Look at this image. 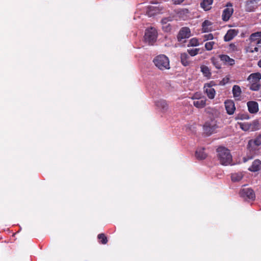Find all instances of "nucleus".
Returning <instances> with one entry per match:
<instances>
[{"instance_id":"24","label":"nucleus","mask_w":261,"mask_h":261,"mask_svg":"<svg viewBox=\"0 0 261 261\" xmlns=\"http://www.w3.org/2000/svg\"><path fill=\"white\" fill-rule=\"evenodd\" d=\"M250 124L251 132L259 130L260 128V124L258 120H254Z\"/></svg>"},{"instance_id":"41","label":"nucleus","mask_w":261,"mask_h":261,"mask_svg":"<svg viewBox=\"0 0 261 261\" xmlns=\"http://www.w3.org/2000/svg\"><path fill=\"white\" fill-rule=\"evenodd\" d=\"M249 39L251 41H255L256 40H258L259 39V38L258 37H254L253 38H251V35L250 36Z\"/></svg>"},{"instance_id":"7","label":"nucleus","mask_w":261,"mask_h":261,"mask_svg":"<svg viewBox=\"0 0 261 261\" xmlns=\"http://www.w3.org/2000/svg\"><path fill=\"white\" fill-rule=\"evenodd\" d=\"M191 36L190 29L188 27H182L179 30L177 39L178 41H182L183 39L189 38Z\"/></svg>"},{"instance_id":"34","label":"nucleus","mask_w":261,"mask_h":261,"mask_svg":"<svg viewBox=\"0 0 261 261\" xmlns=\"http://www.w3.org/2000/svg\"><path fill=\"white\" fill-rule=\"evenodd\" d=\"M216 44V42L214 41H209L205 44V48L206 50L210 51L213 48L214 45Z\"/></svg>"},{"instance_id":"30","label":"nucleus","mask_w":261,"mask_h":261,"mask_svg":"<svg viewBox=\"0 0 261 261\" xmlns=\"http://www.w3.org/2000/svg\"><path fill=\"white\" fill-rule=\"evenodd\" d=\"M211 62L214 66L217 69L221 68V64L220 63L219 61L216 57H212L211 59Z\"/></svg>"},{"instance_id":"5","label":"nucleus","mask_w":261,"mask_h":261,"mask_svg":"<svg viewBox=\"0 0 261 261\" xmlns=\"http://www.w3.org/2000/svg\"><path fill=\"white\" fill-rule=\"evenodd\" d=\"M217 128L216 122L214 120L206 121L203 125L204 132L208 136L212 134Z\"/></svg>"},{"instance_id":"3","label":"nucleus","mask_w":261,"mask_h":261,"mask_svg":"<svg viewBox=\"0 0 261 261\" xmlns=\"http://www.w3.org/2000/svg\"><path fill=\"white\" fill-rule=\"evenodd\" d=\"M261 80V73L256 72L251 73L247 78V81L250 83L249 89L252 91H258L260 88L259 84Z\"/></svg>"},{"instance_id":"21","label":"nucleus","mask_w":261,"mask_h":261,"mask_svg":"<svg viewBox=\"0 0 261 261\" xmlns=\"http://www.w3.org/2000/svg\"><path fill=\"white\" fill-rule=\"evenodd\" d=\"M232 92L233 97L237 99H239L242 93L240 87L238 85H234L232 87Z\"/></svg>"},{"instance_id":"23","label":"nucleus","mask_w":261,"mask_h":261,"mask_svg":"<svg viewBox=\"0 0 261 261\" xmlns=\"http://www.w3.org/2000/svg\"><path fill=\"white\" fill-rule=\"evenodd\" d=\"M160 11L161 10L158 7L150 6L148 7L147 13L148 15L151 16L154 14L159 13Z\"/></svg>"},{"instance_id":"43","label":"nucleus","mask_w":261,"mask_h":261,"mask_svg":"<svg viewBox=\"0 0 261 261\" xmlns=\"http://www.w3.org/2000/svg\"><path fill=\"white\" fill-rule=\"evenodd\" d=\"M192 98L194 100H195L196 99H197V98H200V97H199L198 96V94L196 93V94H195L193 96V97H192Z\"/></svg>"},{"instance_id":"8","label":"nucleus","mask_w":261,"mask_h":261,"mask_svg":"<svg viewBox=\"0 0 261 261\" xmlns=\"http://www.w3.org/2000/svg\"><path fill=\"white\" fill-rule=\"evenodd\" d=\"M226 7L227 8L224 9L223 11L222 15V20L224 21H227L233 12V9L232 8V5L231 3H227Z\"/></svg>"},{"instance_id":"16","label":"nucleus","mask_w":261,"mask_h":261,"mask_svg":"<svg viewBox=\"0 0 261 261\" xmlns=\"http://www.w3.org/2000/svg\"><path fill=\"white\" fill-rule=\"evenodd\" d=\"M206 99L205 97H200V98H197L194 100L193 105L198 109H201L206 106Z\"/></svg>"},{"instance_id":"33","label":"nucleus","mask_w":261,"mask_h":261,"mask_svg":"<svg viewBox=\"0 0 261 261\" xmlns=\"http://www.w3.org/2000/svg\"><path fill=\"white\" fill-rule=\"evenodd\" d=\"M250 118L249 116L247 113H240L236 117V120H244V119H249Z\"/></svg>"},{"instance_id":"9","label":"nucleus","mask_w":261,"mask_h":261,"mask_svg":"<svg viewBox=\"0 0 261 261\" xmlns=\"http://www.w3.org/2000/svg\"><path fill=\"white\" fill-rule=\"evenodd\" d=\"M241 197L247 198L249 199H254L255 196L253 190L250 188H243L240 192Z\"/></svg>"},{"instance_id":"18","label":"nucleus","mask_w":261,"mask_h":261,"mask_svg":"<svg viewBox=\"0 0 261 261\" xmlns=\"http://www.w3.org/2000/svg\"><path fill=\"white\" fill-rule=\"evenodd\" d=\"M180 61L182 65L184 66H187L190 65L191 61L190 57L186 53H181L180 55Z\"/></svg>"},{"instance_id":"20","label":"nucleus","mask_w":261,"mask_h":261,"mask_svg":"<svg viewBox=\"0 0 261 261\" xmlns=\"http://www.w3.org/2000/svg\"><path fill=\"white\" fill-rule=\"evenodd\" d=\"M195 156L199 160L205 159L206 157V154L204 152V148H198L196 151Z\"/></svg>"},{"instance_id":"35","label":"nucleus","mask_w":261,"mask_h":261,"mask_svg":"<svg viewBox=\"0 0 261 261\" xmlns=\"http://www.w3.org/2000/svg\"><path fill=\"white\" fill-rule=\"evenodd\" d=\"M162 29L165 32H169L172 29V27L170 23H166L162 25Z\"/></svg>"},{"instance_id":"4","label":"nucleus","mask_w":261,"mask_h":261,"mask_svg":"<svg viewBox=\"0 0 261 261\" xmlns=\"http://www.w3.org/2000/svg\"><path fill=\"white\" fill-rule=\"evenodd\" d=\"M158 32L153 28L146 30L144 35V41L149 45H153L156 41Z\"/></svg>"},{"instance_id":"27","label":"nucleus","mask_w":261,"mask_h":261,"mask_svg":"<svg viewBox=\"0 0 261 261\" xmlns=\"http://www.w3.org/2000/svg\"><path fill=\"white\" fill-rule=\"evenodd\" d=\"M240 128L244 131H251L250 124L249 122L239 123Z\"/></svg>"},{"instance_id":"45","label":"nucleus","mask_w":261,"mask_h":261,"mask_svg":"<svg viewBox=\"0 0 261 261\" xmlns=\"http://www.w3.org/2000/svg\"><path fill=\"white\" fill-rule=\"evenodd\" d=\"M257 45L258 47H261V38L260 39H259L258 40H257Z\"/></svg>"},{"instance_id":"38","label":"nucleus","mask_w":261,"mask_h":261,"mask_svg":"<svg viewBox=\"0 0 261 261\" xmlns=\"http://www.w3.org/2000/svg\"><path fill=\"white\" fill-rule=\"evenodd\" d=\"M171 21L169 18H164L162 19L161 22L162 25L168 23L169 21Z\"/></svg>"},{"instance_id":"1","label":"nucleus","mask_w":261,"mask_h":261,"mask_svg":"<svg viewBox=\"0 0 261 261\" xmlns=\"http://www.w3.org/2000/svg\"><path fill=\"white\" fill-rule=\"evenodd\" d=\"M217 157L220 163L222 165H231L232 156L229 149L224 147H219L217 149Z\"/></svg>"},{"instance_id":"39","label":"nucleus","mask_w":261,"mask_h":261,"mask_svg":"<svg viewBox=\"0 0 261 261\" xmlns=\"http://www.w3.org/2000/svg\"><path fill=\"white\" fill-rule=\"evenodd\" d=\"M174 4L178 5L182 3L185 0H172Z\"/></svg>"},{"instance_id":"13","label":"nucleus","mask_w":261,"mask_h":261,"mask_svg":"<svg viewBox=\"0 0 261 261\" xmlns=\"http://www.w3.org/2000/svg\"><path fill=\"white\" fill-rule=\"evenodd\" d=\"M204 89L207 97L210 99H212L214 98L216 94V91L214 88H212V86L210 84H205L204 86Z\"/></svg>"},{"instance_id":"37","label":"nucleus","mask_w":261,"mask_h":261,"mask_svg":"<svg viewBox=\"0 0 261 261\" xmlns=\"http://www.w3.org/2000/svg\"><path fill=\"white\" fill-rule=\"evenodd\" d=\"M254 37H258L259 38V39H261V31L252 33L251 34V38H253Z\"/></svg>"},{"instance_id":"15","label":"nucleus","mask_w":261,"mask_h":261,"mask_svg":"<svg viewBox=\"0 0 261 261\" xmlns=\"http://www.w3.org/2000/svg\"><path fill=\"white\" fill-rule=\"evenodd\" d=\"M155 105L162 112H166L168 109V104L164 99H160L156 101Z\"/></svg>"},{"instance_id":"46","label":"nucleus","mask_w":261,"mask_h":261,"mask_svg":"<svg viewBox=\"0 0 261 261\" xmlns=\"http://www.w3.org/2000/svg\"><path fill=\"white\" fill-rule=\"evenodd\" d=\"M257 65L261 68V59L258 62Z\"/></svg>"},{"instance_id":"29","label":"nucleus","mask_w":261,"mask_h":261,"mask_svg":"<svg viewBox=\"0 0 261 261\" xmlns=\"http://www.w3.org/2000/svg\"><path fill=\"white\" fill-rule=\"evenodd\" d=\"M212 22L209 20H205L202 23V31L203 32H207L208 31V27L212 25Z\"/></svg>"},{"instance_id":"36","label":"nucleus","mask_w":261,"mask_h":261,"mask_svg":"<svg viewBox=\"0 0 261 261\" xmlns=\"http://www.w3.org/2000/svg\"><path fill=\"white\" fill-rule=\"evenodd\" d=\"M203 39L204 41L212 40L214 39V36L212 34L210 33L208 34H205L203 36Z\"/></svg>"},{"instance_id":"32","label":"nucleus","mask_w":261,"mask_h":261,"mask_svg":"<svg viewBox=\"0 0 261 261\" xmlns=\"http://www.w3.org/2000/svg\"><path fill=\"white\" fill-rule=\"evenodd\" d=\"M200 48H192V49H188L187 50V51L188 53V54L191 56H195L196 55H197L198 53H199V51H200Z\"/></svg>"},{"instance_id":"11","label":"nucleus","mask_w":261,"mask_h":261,"mask_svg":"<svg viewBox=\"0 0 261 261\" xmlns=\"http://www.w3.org/2000/svg\"><path fill=\"white\" fill-rule=\"evenodd\" d=\"M224 104L227 113L229 115H232L236 110L233 101L230 99H227L225 101Z\"/></svg>"},{"instance_id":"2","label":"nucleus","mask_w":261,"mask_h":261,"mask_svg":"<svg viewBox=\"0 0 261 261\" xmlns=\"http://www.w3.org/2000/svg\"><path fill=\"white\" fill-rule=\"evenodd\" d=\"M153 62L159 69L164 70L170 68L169 60L165 55H160L156 56Z\"/></svg>"},{"instance_id":"25","label":"nucleus","mask_w":261,"mask_h":261,"mask_svg":"<svg viewBox=\"0 0 261 261\" xmlns=\"http://www.w3.org/2000/svg\"><path fill=\"white\" fill-rule=\"evenodd\" d=\"M200 68H201V71L202 72V73L204 76H205L208 79L211 77V72L210 71L209 68L207 66L202 65L201 66Z\"/></svg>"},{"instance_id":"26","label":"nucleus","mask_w":261,"mask_h":261,"mask_svg":"<svg viewBox=\"0 0 261 261\" xmlns=\"http://www.w3.org/2000/svg\"><path fill=\"white\" fill-rule=\"evenodd\" d=\"M243 177L241 172L232 173L231 176V180L234 182L240 181Z\"/></svg>"},{"instance_id":"14","label":"nucleus","mask_w":261,"mask_h":261,"mask_svg":"<svg viewBox=\"0 0 261 261\" xmlns=\"http://www.w3.org/2000/svg\"><path fill=\"white\" fill-rule=\"evenodd\" d=\"M219 58L224 63V65L232 66L235 63L234 59L230 58L228 55H220L219 56Z\"/></svg>"},{"instance_id":"44","label":"nucleus","mask_w":261,"mask_h":261,"mask_svg":"<svg viewBox=\"0 0 261 261\" xmlns=\"http://www.w3.org/2000/svg\"><path fill=\"white\" fill-rule=\"evenodd\" d=\"M181 12H182L184 14H187L189 13V11L187 9H184L181 11Z\"/></svg>"},{"instance_id":"31","label":"nucleus","mask_w":261,"mask_h":261,"mask_svg":"<svg viewBox=\"0 0 261 261\" xmlns=\"http://www.w3.org/2000/svg\"><path fill=\"white\" fill-rule=\"evenodd\" d=\"M199 44L198 40L196 38L190 40L188 46H197Z\"/></svg>"},{"instance_id":"22","label":"nucleus","mask_w":261,"mask_h":261,"mask_svg":"<svg viewBox=\"0 0 261 261\" xmlns=\"http://www.w3.org/2000/svg\"><path fill=\"white\" fill-rule=\"evenodd\" d=\"M213 0H203L200 3V6L205 11L209 10L211 8Z\"/></svg>"},{"instance_id":"28","label":"nucleus","mask_w":261,"mask_h":261,"mask_svg":"<svg viewBox=\"0 0 261 261\" xmlns=\"http://www.w3.org/2000/svg\"><path fill=\"white\" fill-rule=\"evenodd\" d=\"M97 238L99 242L102 244H106L108 243V239L104 233H100L98 235Z\"/></svg>"},{"instance_id":"40","label":"nucleus","mask_w":261,"mask_h":261,"mask_svg":"<svg viewBox=\"0 0 261 261\" xmlns=\"http://www.w3.org/2000/svg\"><path fill=\"white\" fill-rule=\"evenodd\" d=\"M229 80V77H225L223 79V80L221 82V83H223V85H224L225 83L228 82Z\"/></svg>"},{"instance_id":"42","label":"nucleus","mask_w":261,"mask_h":261,"mask_svg":"<svg viewBox=\"0 0 261 261\" xmlns=\"http://www.w3.org/2000/svg\"><path fill=\"white\" fill-rule=\"evenodd\" d=\"M259 47L258 46L257 47H255L254 48V49L253 50H251L250 51L251 53H253V52H257L258 51V50H259Z\"/></svg>"},{"instance_id":"17","label":"nucleus","mask_w":261,"mask_h":261,"mask_svg":"<svg viewBox=\"0 0 261 261\" xmlns=\"http://www.w3.org/2000/svg\"><path fill=\"white\" fill-rule=\"evenodd\" d=\"M261 169V161L259 160H254L252 165L248 168V170L251 172H256Z\"/></svg>"},{"instance_id":"12","label":"nucleus","mask_w":261,"mask_h":261,"mask_svg":"<svg viewBox=\"0 0 261 261\" xmlns=\"http://www.w3.org/2000/svg\"><path fill=\"white\" fill-rule=\"evenodd\" d=\"M249 112L251 114H256L259 110L258 104L255 101H249L247 103Z\"/></svg>"},{"instance_id":"10","label":"nucleus","mask_w":261,"mask_h":261,"mask_svg":"<svg viewBox=\"0 0 261 261\" xmlns=\"http://www.w3.org/2000/svg\"><path fill=\"white\" fill-rule=\"evenodd\" d=\"M260 0H247L245 3V9L247 12H253L257 8V4Z\"/></svg>"},{"instance_id":"6","label":"nucleus","mask_w":261,"mask_h":261,"mask_svg":"<svg viewBox=\"0 0 261 261\" xmlns=\"http://www.w3.org/2000/svg\"><path fill=\"white\" fill-rule=\"evenodd\" d=\"M260 145H261V134L254 139L250 140L248 142L247 147L250 151H254Z\"/></svg>"},{"instance_id":"19","label":"nucleus","mask_w":261,"mask_h":261,"mask_svg":"<svg viewBox=\"0 0 261 261\" xmlns=\"http://www.w3.org/2000/svg\"><path fill=\"white\" fill-rule=\"evenodd\" d=\"M237 31L235 30H229L224 36V41H229L231 40L237 35Z\"/></svg>"}]
</instances>
